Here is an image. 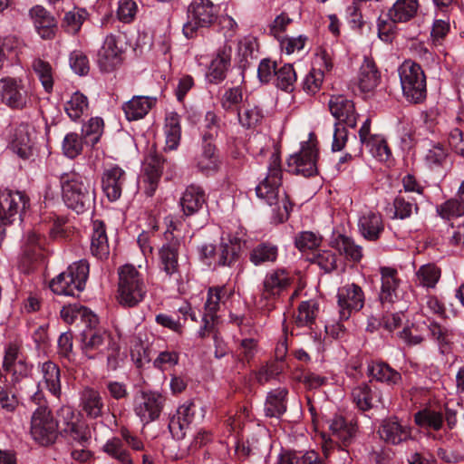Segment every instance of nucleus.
Here are the masks:
<instances>
[{"mask_svg": "<svg viewBox=\"0 0 464 464\" xmlns=\"http://www.w3.org/2000/svg\"><path fill=\"white\" fill-rule=\"evenodd\" d=\"M46 245V238L40 229H32L25 233L22 251L30 262H34L42 257Z\"/></svg>", "mask_w": 464, "mask_h": 464, "instance_id": "nucleus-30", "label": "nucleus"}, {"mask_svg": "<svg viewBox=\"0 0 464 464\" xmlns=\"http://www.w3.org/2000/svg\"><path fill=\"white\" fill-rule=\"evenodd\" d=\"M103 451L120 464H133L129 451L124 448L121 438L113 437L106 441L102 447Z\"/></svg>", "mask_w": 464, "mask_h": 464, "instance_id": "nucleus-47", "label": "nucleus"}, {"mask_svg": "<svg viewBox=\"0 0 464 464\" xmlns=\"http://www.w3.org/2000/svg\"><path fill=\"white\" fill-rule=\"evenodd\" d=\"M358 227L361 235L370 241L377 240L384 230L382 216L372 211L360 217Z\"/></svg>", "mask_w": 464, "mask_h": 464, "instance_id": "nucleus-32", "label": "nucleus"}, {"mask_svg": "<svg viewBox=\"0 0 464 464\" xmlns=\"http://www.w3.org/2000/svg\"><path fill=\"white\" fill-rule=\"evenodd\" d=\"M414 420L421 428L440 430L443 426L444 416L440 411L424 409L414 414Z\"/></svg>", "mask_w": 464, "mask_h": 464, "instance_id": "nucleus-45", "label": "nucleus"}, {"mask_svg": "<svg viewBox=\"0 0 464 464\" xmlns=\"http://www.w3.org/2000/svg\"><path fill=\"white\" fill-rule=\"evenodd\" d=\"M36 391L28 396L37 407L31 418L30 432L33 439L39 444L47 446L53 444L59 434V424L52 414L40 383L36 384Z\"/></svg>", "mask_w": 464, "mask_h": 464, "instance_id": "nucleus-2", "label": "nucleus"}, {"mask_svg": "<svg viewBox=\"0 0 464 464\" xmlns=\"http://www.w3.org/2000/svg\"><path fill=\"white\" fill-rule=\"evenodd\" d=\"M207 202V196L203 188L191 184L183 191L179 205L183 214L187 217L198 213Z\"/></svg>", "mask_w": 464, "mask_h": 464, "instance_id": "nucleus-26", "label": "nucleus"}, {"mask_svg": "<svg viewBox=\"0 0 464 464\" xmlns=\"http://www.w3.org/2000/svg\"><path fill=\"white\" fill-rule=\"evenodd\" d=\"M398 73L405 99L412 103L422 102L427 96V85L421 66L407 60L398 68Z\"/></svg>", "mask_w": 464, "mask_h": 464, "instance_id": "nucleus-7", "label": "nucleus"}, {"mask_svg": "<svg viewBox=\"0 0 464 464\" xmlns=\"http://www.w3.org/2000/svg\"><path fill=\"white\" fill-rule=\"evenodd\" d=\"M198 405L193 401H186L180 405L176 413L170 418L169 430L176 440H182L195 419Z\"/></svg>", "mask_w": 464, "mask_h": 464, "instance_id": "nucleus-20", "label": "nucleus"}, {"mask_svg": "<svg viewBox=\"0 0 464 464\" xmlns=\"http://www.w3.org/2000/svg\"><path fill=\"white\" fill-rule=\"evenodd\" d=\"M83 140H81L76 133H68L63 141V150L66 157L74 159L82 150Z\"/></svg>", "mask_w": 464, "mask_h": 464, "instance_id": "nucleus-63", "label": "nucleus"}, {"mask_svg": "<svg viewBox=\"0 0 464 464\" xmlns=\"http://www.w3.org/2000/svg\"><path fill=\"white\" fill-rule=\"evenodd\" d=\"M128 175L118 165L106 168L102 175V188L111 202L118 200L127 188Z\"/></svg>", "mask_w": 464, "mask_h": 464, "instance_id": "nucleus-16", "label": "nucleus"}, {"mask_svg": "<svg viewBox=\"0 0 464 464\" xmlns=\"http://www.w3.org/2000/svg\"><path fill=\"white\" fill-rule=\"evenodd\" d=\"M32 68L40 80L44 91L52 92L53 88V71L49 62L41 58L34 59Z\"/></svg>", "mask_w": 464, "mask_h": 464, "instance_id": "nucleus-48", "label": "nucleus"}, {"mask_svg": "<svg viewBox=\"0 0 464 464\" xmlns=\"http://www.w3.org/2000/svg\"><path fill=\"white\" fill-rule=\"evenodd\" d=\"M80 407L89 419H98L104 413L105 404L101 392L86 386L80 392Z\"/></svg>", "mask_w": 464, "mask_h": 464, "instance_id": "nucleus-25", "label": "nucleus"}, {"mask_svg": "<svg viewBox=\"0 0 464 464\" xmlns=\"http://www.w3.org/2000/svg\"><path fill=\"white\" fill-rule=\"evenodd\" d=\"M165 401L158 392L140 391L134 397V413L144 425L149 424L160 418Z\"/></svg>", "mask_w": 464, "mask_h": 464, "instance_id": "nucleus-11", "label": "nucleus"}, {"mask_svg": "<svg viewBox=\"0 0 464 464\" xmlns=\"http://www.w3.org/2000/svg\"><path fill=\"white\" fill-rule=\"evenodd\" d=\"M394 218L405 219L411 216L414 212H418L419 208L413 198H405L401 195H398L393 200Z\"/></svg>", "mask_w": 464, "mask_h": 464, "instance_id": "nucleus-56", "label": "nucleus"}, {"mask_svg": "<svg viewBox=\"0 0 464 464\" xmlns=\"http://www.w3.org/2000/svg\"><path fill=\"white\" fill-rule=\"evenodd\" d=\"M96 325L88 324L82 333V351L91 360L102 357L113 340L106 331L95 329Z\"/></svg>", "mask_w": 464, "mask_h": 464, "instance_id": "nucleus-14", "label": "nucleus"}, {"mask_svg": "<svg viewBox=\"0 0 464 464\" xmlns=\"http://www.w3.org/2000/svg\"><path fill=\"white\" fill-rule=\"evenodd\" d=\"M296 82V72L292 64L285 63L281 67H277L275 84L277 88L291 92L295 89Z\"/></svg>", "mask_w": 464, "mask_h": 464, "instance_id": "nucleus-50", "label": "nucleus"}, {"mask_svg": "<svg viewBox=\"0 0 464 464\" xmlns=\"http://www.w3.org/2000/svg\"><path fill=\"white\" fill-rule=\"evenodd\" d=\"M61 317L68 324H72L78 318H81L86 325L98 324V318L89 309L76 304L63 306L61 310Z\"/></svg>", "mask_w": 464, "mask_h": 464, "instance_id": "nucleus-42", "label": "nucleus"}, {"mask_svg": "<svg viewBox=\"0 0 464 464\" xmlns=\"http://www.w3.org/2000/svg\"><path fill=\"white\" fill-rule=\"evenodd\" d=\"M89 276V263L86 260L74 262L66 271L50 282L51 290L59 295L78 296L83 291Z\"/></svg>", "mask_w": 464, "mask_h": 464, "instance_id": "nucleus-6", "label": "nucleus"}, {"mask_svg": "<svg viewBox=\"0 0 464 464\" xmlns=\"http://www.w3.org/2000/svg\"><path fill=\"white\" fill-rule=\"evenodd\" d=\"M198 256L204 266L213 270L222 266L231 267L237 259L236 246L228 243L218 246L204 243L198 246Z\"/></svg>", "mask_w": 464, "mask_h": 464, "instance_id": "nucleus-9", "label": "nucleus"}, {"mask_svg": "<svg viewBox=\"0 0 464 464\" xmlns=\"http://www.w3.org/2000/svg\"><path fill=\"white\" fill-rule=\"evenodd\" d=\"M219 159L216 153L215 144H206L201 147V153L197 158V167L199 171L206 175H210L218 171L219 168Z\"/></svg>", "mask_w": 464, "mask_h": 464, "instance_id": "nucleus-40", "label": "nucleus"}, {"mask_svg": "<svg viewBox=\"0 0 464 464\" xmlns=\"http://www.w3.org/2000/svg\"><path fill=\"white\" fill-rule=\"evenodd\" d=\"M156 102L155 97L137 95L124 102L122 110L128 121H138L149 113Z\"/></svg>", "mask_w": 464, "mask_h": 464, "instance_id": "nucleus-28", "label": "nucleus"}, {"mask_svg": "<svg viewBox=\"0 0 464 464\" xmlns=\"http://www.w3.org/2000/svg\"><path fill=\"white\" fill-rule=\"evenodd\" d=\"M293 276L285 267L271 269L266 272L259 287L261 309L268 314L276 307L275 301L278 299L293 284Z\"/></svg>", "mask_w": 464, "mask_h": 464, "instance_id": "nucleus-5", "label": "nucleus"}, {"mask_svg": "<svg viewBox=\"0 0 464 464\" xmlns=\"http://www.w3.org/2000/svg\"><path fill=\"white\" fill-rule=\"evenodd\" d=\"M59 434L82 446H85L91 439L90 429L81 419L65 428H61Z\"/></svg>", "mask_w": 464, "mask_h": 464, "instance_id": "nucleus-43", "label": "nucleus"}, {"mask_svg": "<svg viewBox=\"0 0 464 464\" xmlns=\"http://www.w3.org/2000/svg\"><path fill=\"white\" fill-rule=\"evenodd\" d=\"M38 367L43 375L45 388L53 396L59 398L62 392L61 370L59 366L52 361H46L39 363Z\"/></svg>", "mask_w": 464, "mask_h": 464, "instance_id": "nucleus-36", "label": "nucleus"}, {"mask_svg": "<svg viewBox=\"0 0 464 464\" xmlns=\"http://www.w3.org/2000/svg\"><path fill=\"white\" fill-rule=\"evenodd\" d=\"M34 90L21 79L5 77L0 80V103L14 111H24L37 103Z\"/></svg>", "mask_w": 464, "mask_h": 464, "instance_id": "nucleus-4", "label": "nucleus"}, {"mask_svg": "<svg viewBox=\"0 0 464 464\" xmlns=\"http://www.w3.org/2000/svg\"><path fill=\"white\" fill-rule=\"evenodd\" d=\"M288 390L278 387L267 392L264 412L269 418H280L287 409Z\"/></svg>", "mask_w": 464, "mask_h": 464, "instance_id": "nucleus-29", "label": "nucleus"}, {"mask_svg": "<svg viewBox=\"0 0 464 464\" xmlns=\"http://www.w3.org/2000/svg\"><path fill=\"white\" fill-rule=\"evenodd\" d=\"M345 17L352 29H360L364 25L360 2L353 1L345 8Z\"/></svg>", "mask_w": 464, "mask_h": 464, "instance_id": "nucleus-64", "label": "nucleus"}, {"mask_svg": "<svg viewBox=\"0 0 464 464\" xmlns=\"http://www.w3.org/2000/svg\"><path fill=\"white\" fill-rule=\"evenodd\" d=\"M188 22L183 25L185 29L207 28L213 24L216 16L213 12V5L209 0H194L188 6Z\"/></svg>", "mask_w": 464, "mask_h": 464, "instance_id": "nucleus-18", "label": "nucleus"}, {"mask_svg": "<svg viewBox=\"0 0 464 464\" xmlns=\"http://www.w3.org/2000/svg\"><path fill=\"white\" fill-rule=\"evenodd\" d=\"M165 121V150H175L178 149L181 139V127L179 116L176 112H170L166 116Z\"/></svg>", "mask_w": 464, "mask_h": 464, "instance_id": "nucleus-39", "label": "nucleus"}, {"mask_svg": "<svg viewBox=\"0 0 464 464\" xmlns=\"http://www.w3.org/2000/svg\"><path fill=\"white\" fill-rule=\"evenodd\" d=\"M231 53L232 48L229 45L224 44L218 49L206 73V79L209 83L218 84L226 79L231 64Z\"/></svg>", "mask_w": 464, "mask_h": 464, "instance_id": "nucleus-22", "label": "nucleus"}, {"mask_svg": "<svg viewBox=\"0 0 464 464\" xmlns=\"http://www.w3.org/2000/svg\"><path fill=\"white\" fill-rule=\"evenodd\" d=\"M360 146H365L372 156L381 162H386L392 157V151L386 140L381 135L374 134L371 136L370 140Z\"/></svg>", "mask_w": 464, "mask_h": 464, "instance_id": "nucleus-46", "label": "nucleus"}, {"mask_svg": "<svg viewBox=\"0 0 464 464\" xmlns=\"http://www.w3.org/2000/svg\"><path fill=\"white\" fill-rule=\"evenodd\" d=\"M418 8V0H397L388 11V16L393 23H406L415 16Z\"/></svg>", "mask_w": 464, "mask_h": 464, "instance_id": "nucleus-37", "label": "nucleus"}, {"mask_svg": "<svg viewBox=\"0 0 464 464\" xmlns=\"http://www.w3.org/2000/svg\"><path fill=\"white\" fill-rule=\"evenodd\" d=\"M88 109V99L82 93L76 92L65 103L64 110L71 120L78 121Z\"/></svg>", "mask_w": 464, "mask_h": 464, "instance_id": "nucleus-53", "label": "nucleus"}, {"mask_svg": "<svg viewBox=\"0 0 464 464\" xmlns=\"http://www.w3.org/2000/svg\"><path fill=\"white\" fill-rule=\"evenodd\" d=\"M332 244L333 247L338 250L341 255H344L347 259L358 262L362 256V246L355 244L353 239L347 236L338 235Z\"/></svg>", "mask_w": 464, "mask_h": 464, "instance_id": "nucleus-41", "label": "nucleus"}, {"mask_svg": "<svg viewBox=\"0 0 464 464\" xmlns=\"http://www.w3.org/2000/svg\"><path fill=\"white\" fill-rule=\"evenodd\" d=\"M430 336L436 342L441 353H448L453 343L454 334L451 330L437 323H430L428 326Z\"/></svg>", "mask_w": 464, "mask_h": 464, "instance_id": "nucleus-44", "label": "nucleus"}, {"mask_svg": "<svg viewBox=\"0 0 464 464\" xmlns=\"http://www.w3.org/2000/svg\"><path fill=\"white\" fill-rule=\"evenodd\" d=\"M144 276L133 266L126 264L118 268L117 300L125 307L138 305L146 296Z\"/></svg>", "mask_w": 464, "mask_h": 464, "instance_id": "nucleus-3", "label": "nucleus"}, {"mask_svg": "<svg viewBox=\"0 0 464 464\" xmlns=\"http://www.w3.org/2000/svg\"><path fill=\"white\" fill-rule=\"evenodd\" d=\"M227 295L224 286L210 287L205 304V314L217 316L222 298Z\"/></svg>", "mask_w": 464, "mask_h": 464, "instance_id": "nucleus-57", "label": "nucleus"}, {"mask_svg": "<svg viewBox=\"0 0 464 464\" xmlns=\"http://www.w3.org/2000/svg\"><path fill=\"white\" fill-rule=\"evenodd\" d=\"M88 17L89 14L84 8L75 6L65 13L63 23L66 26L74 29H81L84 21H86Z\"/></svg>", "mask_w": 464, "mask_h": 464, "instance_id": "nucleus-62", "label": "nucleus"}, {"mask_svg": "<svg viewBox=\"0 0 464 464\" xmlns=\"http://www.w3.org/2000/svg\"><path fill=\"white\" fill-rule=\"evenodd\" d=\"M437 211L442 218L446 219L461 217L464 216V203L458 197L450 198L441 204Z\"/></svg>", "mask_w": 464, "mask_h": 464, "instance_id": "nucleus-58", "label": "nucleus"}, {"mask_svg": "<svg viewBox=\"0 0 464 464\" xmlns=\"http://www.w3.org/2000/svg\"><path fill=\"white\" fill-rule=\"evenodd\" d=\"M419 285L433 288L440 278V269L434 264L421 266L416 272Z\"/></svg>", "mask_w": 464, "mask_h": 464, "instance_id": "nucleus-54", "label": "nucleus"}, {"mask_svg": "<svg viewBox=\"0 0 464 464\" xmlns=\"http://www.w3.org/2000/svg\"><path fill=\"white\" fill-rule=\"evenodd\" d=\"M173 229H170L169 227L164 232L167 242L160 249V268L164 273L165 278L178 281L179 278V248L180 241L173 235Z\"/></svg>", "mask_w": 464, "mask_h": 464, "instance_id": "nucleus-12", "label": "nucleus"}, {"mask_svg": "<svg viewBox=\"0 0 464 464\" xmlns=\"http://www.w3.org/2000/svg\"><path fill=\"white\" fill-rule=\"evenodd\" d=\"M330 430L334 439L347 446L353 440L357 429L354 424L347 421L343 417L335 416L330 423Z\"/></svg>", "mask_w": 464, "mask_h": 464, "instance_id": "nucleus-38", "label": "nucleus"}, {"mask_svg": "<svg viewBox=\"0 0 464 464\" xmlns=\"http://www.w3.org/2000/svg\"><path fill=\"white\" fill-rule=\"evenodd\" d=\"M237 116L240 124L246 129H250L256 127L261 121L263 113L257 106L248 103L244 105L243 110H238Z\"/></svg>", "mask_w": 464, "mask_h": 464, "instance_id": "nucleus-55", "label": "nucleus"}, {"mask_svg": "<svg viewBox=\"0 0 464 464\" xmlns=\"http://www.w3.org/2000/svg\"><path fill=\"white\" fill-rule=\"evenodd\" d=\"M318 310V303L315 300L301 302L295 321V324L298 327H311L317 316Z\"/></svg>", "mask_w": 464, "mask_h": 464, "instance_id": "nucleus-49", "label": "nucleus"}, {"mask_svg": "<svg viewBox=\"0 0 464 464\" xmlns=\"http://www.w3.org/2000/svg\"><path fill=\"white\" fill-rule=\"evenodd\" d=\"M323 81L324 71L322 68H313L303 80V90L307 94H315L320 90Z\"/></svg>", "mask_w": 464, "mask_h": 464, "instance_id": "nucleus-59", "label": "nucleus"}, {"mask_svg": "<svg viewBox=\"0 0 464 464\" xmlns=\"http://www.w3.org/2000/svg\"><path fill=\"white\" fill-rule=\"evenodd\" d=\"M125 35L122 32L109 34L97 53L96 63L102 73H111L123 64L126 51Z\"/></svg>", "mask_w": 464, "mask_h": 464, "instance_id": "nucleus-8", "label": "nucleus"}, {"mask_svg": "<svg viewBox=\"0 0 464 464\" xmlns=\"http://www.w3.org/2000/svg\"><path fill=\"white\" fill-rule=\"evenodd\" d=\"M378 432L381 439L391 445H400L412 438L411 426L397 417L384 419Z\"/></svg>", "mask_w": 464, "mask_h": 464, "instance_id": "nucleus-17", "label": "nucleus"}, {"mask_svg": "<svg viewBox=\"0 0 464 464\" xmlns=\"http://www.w3.org/2000/svg\"><path fill=\"white\" fill-rule=\"evenodd\" d=\"M317 150L314 146L304 144L299 152L288 158L287 171L304 177L315 175L317 173Z\"/></svg>", "mask_w": 464, "mask_h": 464, "instance_id": "nucleus-15", "label": "nucleus"}, {"mask_svg": "<svg viewBox=\"0 0 464 464\" xmlns=\"http://www.w3.org/2000/svg\"><path fill=\"white\" fill-rule=\"evenodd\" d=\"M336 297L340 321H346L353 313L361 311L365 302L364 292L354 283L339 287Z\"/></svg>", "mask_w": 464, "mask_h": 464, "instance_id": "nucleus-13", "label": "nucleus"}, {"mask_svg": "<svg viewBox=\"0 0 464 464\" xmlns=\"http://www.w3.org/2000/svg\"><path fill=\"white\" fill-rule=\"evenodd\" d=\"M328 107L331 114L338 121L337 123L350 128L356 126L359 115L352 100L343 95H334L329 100Z\"/></svg>", "mask_w": 464, "mask_h": 464, "instance_id": "nucleus-21", "label": "nucleus"}, {"mask_svg": "<svg viewBox=\"0 0 464 464\" xmlns=\"http://www.w3.org/2000/svg\"><path fill=\"white\" fill-rule=\"evenodd\" d=\"M321 242L322 237L312 231L300 232L295 239V245L300 251L314 250Z\"/></svg>", "mask_w": 464, "mask_h": 464, "instance_id": "nucleus-60", "label": "nucleus"}, {"mask_svg": "<svg viewBox=\"0 0 464 464\" xmlns=\"http://www.w3.org/2000/svg\"><path fill=\"white\" fill-rule=\"evenodd\" d=\"M278 246L271 242H261L249 252V261L256 266H267L276 262Z\"/></svg>", "mask_w": 464, "mask_h": 464, "instance_id": "nucleus-34", "label": "nucleus"}, {"mask_svg": "<svg viewBox=\"0 0 464 464\" xmlns=\"http://www.w3.org/2000/svg\"><path fill=\"white\" fill-rule=\"evenodd\" d=\"M103 132V121L102 118H91L82 128L83 142L86 145L94 146Z\"/></svg>", "mask_w": 464, "mask_h": 464, "instance_id": "nucleus-52", "label": "nucleus"}, {"mask_svg": "<svg viewBox=\"0 0 464 464\" xmlns=\"http://www.w3.org/2000/svg\"><path fill=\"white\" fill-rule=\"evenodd\" d=\"M282 372V365L278 362H269L261 366L256 372V381L260 384H266L276 379Z\"/></svg>", "mask_w": 464, "mask_h": 464, "instance_id": "nucleus-61", "label": "nucleus"}, {"mask_svg": "<svg viewBox=\"0 0 464 464\" xmlns=\"http://www.w3.org/2000/svg\"><path fill=\"white\" fill-rule=\"evenodd\" d=\"M62 198L65 206L82 214L90 210L96 198L94 185L85 176L76 171L63 172L59 177Z\"/></svg>", "mask_w": 464, "mask_h": 464, "instance_id": "nucleus-1", "label": "nucleus"}, {"mask_svg": "<svg viewBox=\"0 0 464 464\" xmlns=\"http://www.w3.org/2000/svg\"><path fill=\"white\" fill-rule=\"evenodd\" d=\"M353 402L358 410L367 411L382 403V392L372 381L363 382L352 389Z\"/></svg>", "mask_w": 464, "mask_h": 464, "instance_id": "nucleus-19", "label": "nucleus"}, {"mask_svg": "<svg viewBox=\"0 0 464 464\" xmlns=\"http://www.w3.org/2000/svg\"><path fill=\"white\" fill-rule=\"evenodd\" d=\"M367 374L372 379L389 386L397 385L401 381V373L383 362H369Z\"/></svg>", "mask_w": 464, "mask_h": 464, "instance_id": "nucleus-33", "label": "nucleus"}, {"mask_svg": "<svg viewBox=\"0 0 464 464\" xmlns=\"http://www.w3.org/2000/svg\"><path fill=\"white\" fill-rule=\"evenodd\" d=\"M381 274V292L379 295L382 304H392L398 297V288L401 284L398 271L390 266H382L380 268Z\"/></svg>", "mask_w": 464, "mask_h": 464, "instance_id": "nucleus-27", "label": "nucleus"}, {"mask_svg": "<svg viewBox=\"0 0 464 464\" xmlns=\"http://www.w3.org/2000/svg\"><path fill=\"white\" fill-rule=\"evenodd\" d=\"M10 147L23 159H28L32 155L33 140L28 123L21 122L11 126Z\"/></svg>", "mask_w": 464, "mask_h": 464, "instance_id": "nucleus-23", "label": "nucleus"}, {"mask_svg": "<svg viewBox=\"0 0 464 464\" xmlns=\"http://www.w3.org/2000/svg\"><path fill=\"white\" fill-rule=\"evenodd\" d=\"M163 169V160L157 153H150L145 160L142 186L144 193L152 197L158 188Z\"/></svg>", "mask_w": 464, "mask_h": 464, "instance_id": "nucleus-24", "label": "nucleus"}, {"mask_svg": "<svg viewBox=\"0 0 464 464\" xmlns=\"http://www.w3.org/2000/svg\"><path fill=\"white\" fill-rule=\"evenodd\" d=\"M282 185L281 160L277 153H272L266 177L256 187V196L269 206L278 203Z\"/></svg>", "mask_w": 464, "mask_h": 464, "instance_id": "nucleus-10", "label": "nucleus"}, {"mask_svg": "<svg viewBox=\"0 0 464 464\" xmlns=\"http://www.w3.org/2000/svg\"><path fill=\"white\" fill-rule=\"evenodd\" d=\"M29 16L35 29H53L56 27L55 17L42 5L33 6L29 10Z\"/></svg>", "mask_w": 464, "mask_h": 464, "instance_id": "nucleus-51", "label": "nucleus"}, {"mask_svg": "<svg viewBox=\"0 0 464 464\" xmlns=\"http://www.w3.org/2000/svg\"><path fill=\"white\" fill-rule=\"evenodd\" d=\"M90 250L97 259L104 260L109 257L110 246L105 224L102 221L94 220L92 222Z\"/></svg>", "mask_w": 464, "mask_h": 464, "instance_id": "nucleus-31", "label": "nucleus"}, {"mask_svg": "<svg viewBox=\"0 0 464 464\" xmlns=\"http://www.w3.org/2000/svg\"><path fill=\"white\" fill-rule=\"evenodd\" d=\"M380 79L381 74L374 62L368 57H364L358 76V83L361 91L363 92L372 91L378 86Z\"/></svg>", "mask_w": 464, "mask_h": 464, "instance_id": "nucleus-35", "label": "nucleus"}]
</instances>
